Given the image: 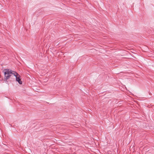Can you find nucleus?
<instances>
[{
	"label": "nucleus",
	"instance_id": "nucleus-1",
	"mask_svg": "<svg viewBox=\"0 0 154 154\" xmlns=\"http://www.w3.org/2000/svg\"><path fill=\"white\" fill-rule=\"evenodd\" d=\"M4 79L5 80H7L10 79H14V71L8 69H4Z\"/></svg>",
	"mask_w": 154,
	"mask_h": 154
},
{
	"label": "nucleus",
	"instance_id": "nucleus-2",
	"mask_svg": "<svg viewBox=\"0 0 154 154\" xmlns=\"http://www.w3.org/2000/svg\"><path fill=\"white\" fill-rule=\"evenodd\" d=\"M14 79H15V78H16V81L18 82V83L20 84H22V82L21 81V79H20V76L19 74H18L16 72H14Z\"/></svg>",
	"mask_w": 154,
	"mask_h": 154
}]
</instances>
